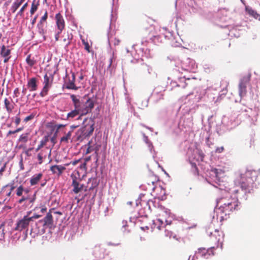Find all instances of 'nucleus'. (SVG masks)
<instances>
[{"instance_id":"69168bd1","label":"nucleus","mask_w":260,"mask_h":260,"mask_svg":"<svg viewBox=\"0 0 260 260\" xmlns=\"http://www.w3.org/2000/svg\"><path fill=\"white\" fill-rule=\"evenodd\" d=\"M23 192H24L25 193H27L29 192V190L28 189H24Z\"/></svg>"},{"instance_id":"4be33fe9","label":"nucleus","mask_w":260,"mask_h":260,"mask_svg":"<svg viewBox=\"0 0 260 260\" xmlns=\"http://www.w3.org/2000/svg\"><path fill=\"white\" fill-rule=\"evenodd\" d=\"M72 80H69V82L67 83L66 88L69 89H74L77 90L78 88L76 86L75 84V73H73L72 74Z\"/></svg>"},{"instance_id":"cd10ccee","label":"nucleus","mask_w":260,"mask_h":260,"mask_svg":"<svg viewBox=\"0 0 260 260\" xmlns=\"http://www.w3.org/2000/svg\"><path fill=\"white\" fill-rule=\"evenodd\" d=\"M72 131H70L68 133L65 134L64 136L61 138L60 143H68L69 141L71 139L72 136Z\"/></svg>"},{"instance_id":"7c9ffc66","label":"nucleus","mask_w":260,"mask_h":260,"mask_svg":"<svg viewBox=\"0 0 260 260\" xmlns=\"http://www.w3.org/2000/svg\"><path fill=\"white\" fill-rule=\"evenodd\" d=\"M51 149H49L48 147H46L42 149L40 153H42V155L46 158L47 155H48L49 157L51 156Z\"/></svg>"},{"instance_id":"c9c22d12","label":"nucleus","mask_w":260,"mask_h":260,"mask_svg":"<svg viewBox=\"0 0 260 260\" xmlns=\"http://www.w3.org/2000/svg\"><path fill=\"white\" fill-rule=\"evenodd\" d=\"M5 226L4 224L0 225V240H3L5 238Z\"/></svg>"},{"instance_id":"864d4df0","label":"nucleus","mask_w":260,"mask_h":260,"mask_svg":"<svg viewBox=\"0 0 260 260\" xmlns=\"http://www.w3.org/2000/svg\"><path fill=\"white\" fill-rule=\"evenodd\" d=\"M19 164H20L21 170H24V166H23V165L22 158H21V160L20 161Z\"/></svg>"},{"instance_id":"6ab92c4d","label":"nucleus","mask_w":260,"mask_h":260,"mask_svg":"<svg viewBox=\"0 0 260 260\" xmlns=\"http://www.w3.org/2000/svg\"><path fill=\"white\" fill-rule=\"evenodd\" d=\"M146 34L149 36V37L153 41H154L155 38H159V36L156 35L155 29L153 25H150L146 30Z\"/></svg>"},{"instance_id":"a878e982","label":"nucleus","mask_w":260,"mask_h":260,"mask_svg":"<svg viewBox=\"0 0 260 260\" xmlns=\"http://www.w3.org/2000/svg\"><path fill=\"white\" fill-rule=\"evenodd\" d=\"M34 197H35V195H34ZM35 200V197L34 198H30L28 195L26 196H23L21 199H20L18 201V203L19 204H21L23 203V202L25 201H28L29 203H32Z\"/></svg>"},{"instance_id":"052dcab7","label":"nucleus","mask_w":260,"mask_h":260,"mask_svg":"<svg viewBox=\"0 0 260 260\" xmlns=\"http://www.w3.org/2000/svg\"><path fill=\"white\" fill-rule=\"evenodd\" d=\"M95 181H96V179L95 178H91L88 179V183H89V182H90V181H92V182L95 181V184H96ZM96 184L95 185V186H96Z\"/></svg>"},{"instance_id":"58836bf2","label":"nucleus","mask_w":260,"mask_h":260,"mask_svg":"<svg viewBox=\"0 0 260 260\" xmlns=\"http://www.w3.org/2000/svg\"><path fill=\"white\" fill-rule=\"evenodd\" d=\"M42 155V153H39L38 154V156H37V158H38V160H39V164H40V165L42 164V162L43 161V160L44 159H45V158Z\"/></svg>"},{"instance_id":"473e14b6","label":"nucleus","mask_w":260,"mask_h":260,"mask_svg":"<svg viewBox=\"0 0 260 260\" xmlns=\"http://www.w3.org/2000/svg\"><path fill=\"white\" fill-rule=\"evenodd\" d=\"M27 6H28V3L26 2L22 6V7L21 8L20 10L18 12L16 16H23L24 12L25 10L26 9V8L27 7Z\"/></svg>"},{"instance_id":"49530a36","label":"nucleus","mask_w":260,"mask_h":260,"mask_svg":"<svg viewBox=\"0 0 260 260\" xmlns=\"http://www.w3.org/2000/svg\"><path fill=\"white\" fill-rule=\"evenodd\" d=\"M19 89L18 88H16L14 90V97H18L19 94Z\"/></svg>"},{"instance_id":"39448f33","label":"nucleus","mask_w":260,"mask_h":260,"mask_svg":"<svg viewBox=\"0 0 260 260\" xmlns=\"http://www.w3.org/2000/svg\"><path fill=\"white\" fill-rule=\"evenodd\" d=\"M31 211L27 212L26 215L22 218H19L16 220L14 230L18 232H24L26 233L28 232L29 226L32 223L31 218H29V215Z\"/></svg>"},{"instance_id":"4c0bfd02","label":"nucleus","mask_w":260,"mask_h":260,"mask_svg":"<svg viewBox=\"0 0 260 260\" xmlns=\"http://www.w3.org/2000/svg\"><path fill=\"white\" fill-rule=\"evenodd\" d=\"M109 42L113 43L115 46L118 45L120 42V41L117 38H112L111 37L109 39Z\"/></svg>"},{"instance_id":"72a5a7b5","label":"nucleus","mask_w":260,"mask_h":260,"mask_svg":"<svg viewBox=\"0 0 260 260\" xmlns=\"http://www.w3.org/2000/svg\"><path fill=\"white\" fill-rule=\"evenodd\" d=\"M28 139V133L23 134L20 136V137L19 138V141L20 142L26 143L27 142Z\"/></svg>"},{"instance_id":"c756f323","label":"nucleus","mask_w":260,"mask_h":260,"mask_svg":"<svg viewBox=\"0 0 260 260\" xmlns=\"http://www.w3.org/2000/svg\"><path fill=\"white\" fill-rule=\"evenodd\" d=\"M49 141V136H46L44 137L43 139L40 142V144L38 145V147L36 149V151H38L40 150L43 146H45L47 143Z\"/></svg>"},{"instance_id":"b1692460","label":"nucleus","mask_w":260,"mask_h":260,"mask_svg":"<svg viewBox=\"0 0 260 260\" xmlns=\"http://www.w3.org/2000/svg\"><path fill=\"white\" fill-rule=\"evenodd\" d=\"M4 104L7 111L8 113H11L14 108V106L7 98L4 100Z\"/></svg>"},{"instance_id":"f03ea898","label":"nucleus","mask_w":260,"mask_h":260,"mask_svg":"<svg viewBox=\"0 0 260 260\" xmlns=\"http://www.w3.org/2000/svg\"><path fill=\"white\" fill-rule=\"evenodd\" d=\"M257 176L258 172L256 171L247 170L237 175L235 182L236 184L239 185L245 193H249L252 189Z\"/></svg>"},{"instance_id":"ddd939ff","label":"nucleus","mask_w":260,"mask_h":260,"mask_svg":"<svg viewBox=\"0 0 260 260\" xmlns=\"http://www.w3.org/2000/svg\"><path fill=\"white\" fill-rule=\"evenodd\" d=\"M11 50L9 49V46H7V47H6L4 45H2V46L1 47L0 54L1 56L4 58V63H7L9 61V60L11 58Z\"/></svg>"},{"instance_id":"f8f14e48","label":"nucleus","mask_w":260,"mask_h":260,"mask_svg":"<svg viewBox=\"0 0 260 260\" xmlns=\"http://www.w3.org/2000/svg\"><path fill=\"white\" fill-rule=\"evenodd\" d=\"M48 12L46 10L44 15L41 18L39 23L37 24L38 31L40 35L44 36L45 33L44 25L47 24Z\"/></svg>"},{"instance_id":"20e7f679","label":"nucleus","mask_w":260,"mask_h":260,"mask_svg":"<svg viewBox=\"0 0 260 260\" xmlns=\"http://www.w3.org/2000/svg\"><path fill=\"white\" fill-rule=\"evenodd\" d=\"M94 121L92 118H85L83 121L82 126L77 132V139L81 141L90 136L94 129Z\"/></svg>"},{"instance_id":"f704fd0d","label":"nucleus","mask_w":260,"mask_h":260,"mask_svg":"<svg viewBox=\"0 0 260 260\" xmlns=\"http://www.w3.org/2000/svg\"><path fill=\"white\" fill-rule=\"evenodd\" d=\"M24 188L22 185H20L16 189V194L18 197L22 196Z\"/></svg>"},{"instance_id":"13d9d810","label":"nucleus","mask_w":260,"mask_h":260,"mask_svg":"<svg viewBox=\"0 0 260 260\" xmlns=\"http://www.w3.org/2000/svg\"><path fill=\"white\" fill-rule=\"evenodd\" d=\"M120 244V243H112V242H109L108 243L109 245L113 246H118Z\"/></svg>"},{"instance_id":"e2e57ef3","label":"nucleus","mask_w":260,"mask_h":260,"mask_svg":"<svg viewBox=\"0 0 260 260\" xmlns=\"http://www.w3.org/2000/svg\"><path fill=\"white\" fill-rule=\"evenodd\" d=\"M15 188V186H14L13 185H11V188H10V190L11 191H12Z\"/></svg>"},{"instance_id":"79ce46f5","label":"nucleus","mask_w":260,"mask_h":260,"mask_svg":"<svg viewBox=\"0 0 260 260\" xmlns=\"http://www.w3.org/2000/svg\"><path fill=\"white\" fill-rule=\"evenodd\" d=\"M95 150V153L99 150V148L96 147L95 149H93L91 146H89L87 149V153H90L92 151Z\"/></svg>"},{"instance_id":"e433bc0d","label":"nucleus","mask_w":260,"mask_h":260,"mask_svg":"<svg viewBox=\"0 0 260 260\" xmlns=\"http://www.w3.org/2000/svg\"><path fill=\"white\" fill-rule=\"evenodd\" d=\"M36 116V113L33 112L29 115L26 116L23 120V121L25 123L29 121L32 120Z\"/></svg>"},{"instance_id":"423d86ee","label":"nucleus","mask_w":260,"mask_h":260,"mask_svg":"<svg viewBox=\"0 0 260 260\" xmlns=\"http://www.w3.org/2000/svg\"><path fill=\"white\" fill-rule=\"evenodd\" d=\"M224 241V234L222 231L215 230L213 232H210L209 242L210 246L214 249L220 246L222 247Z\"/></svg>"},{"instance_id":"3c124183","label":"nucleus","mask_w":260,"mask_h":260,"mask_svg":"<svg viewBox=\"0 0 260 260\" xmlns=\"http://www.w3.org/2000/svg\"><path fill=\"white\" fill-rule=\"evenodd\" d=\"M38 15H37L35 16V17L33 18V19L31 20V24L34 25L35 23L36 22L37 19L38 18Z\"/></svg>"},{"instance_id":"5fc2aeb1","label":"nucleus","mask_w":260,"mask_h":260,"mask_svg":"<svg viewBox=\"0 0 260 260\" xmlns=\"http://www.w3.org/2000/svg\"><path fill=\"white\" fill-rule=\"evenodd\" d=\"M46 211H47V208L45 206L42 207L41 209V212L42 213H44V212H46Z\"/></svg>"},{"instance_id":"dca6fc26","label":"nucleus","mask_w":260,"mask_h":260,"mask_svg":"<svg viewBox=\"0 0 260 260\" xmlns=\"http://www.w3.org/2000/svg\"><path fill=\"white\" fill-rule=\"evenodd\" d=\"M62 38L63 44L68 47L71 44L73 40V35L72 33L67 31L63 34Z\"/></svg>"},{"instance_id":"c03bdc74","label":"nucleus","mask_w":260,"mask_h":260,"mask_svg":"<svg viewBox=\"0 0 260 260\" xmlns=\"http://www.w3.org/2000/svg\"><path fill=\"white\" fill-rule=\"evenodd\" d=\"M224 150V148L223 146H221L220 147H217L215 150V152L218 153H220L222 152Z\"/></svg>"},{"instance_id":"6e6d98bb","label":"nucleus","mask_w":260,"mask_h":260,"mask_svg":"<svg viewBox=\"0 0 260 260\" xmlns=\"http://www.w3.org/2000/svg\"><path fill=\"white\" fill-rule=\"evenodd\" d=\"M51 141L53 143V145H54L56 143V138L55 137H53L51 139Z\"/></svg>"},{"instance_id":"1a4fd4ad","label":"nucleus","mask_w":260,"mask_h":260,"mask_svg":"<svg viewBox=\"0 0 260 260\" xmlns=\"http://www.w3.org/2000/svg\"><path fill=\"white\" fill-rule=\"evenodd\" d=\"M71 177L72 178V186H73V191L77 194L84 190V185L80 183V179L77 178L73 175H71Z\"/></svg>"},{"instance_id":"bf43d9fd","label":"nucleus","mask_w":260,"mask_h":260,"mask_svg":"<svg viewBox=\"0 0 260 260\" xmlns=\"http://www.w3.org/2000/svg\"><path fill=\"white\" fill-rule=\"evenodd\" d=\"M15 133H16V132H15V131H9V132L8 133L7 136H9V135H10L11 134H14Z\"/></svg>"},{"instance_id":"603ef678","label":"nucleus","mask_w":260,"mask_h":260,"mask_svg":"<svg viewBox=\"0 0 260 260\" xmlns=\"http://www.w3.org/2000/svg\"><path fill=\"white\" fill-rule=\"evenodd\" d=\"M156 222H157V223H158L159 224H162L164 223V220H163V219H159V218H158V219H156Z\"/></svg>"},{"instance_id":"a18cd8bd","label":"nucleus","mask_w":260,"mask_h":260,"mask_svg":"<svg viewBox=\"0 0 260 260\" xmlns=\"http://www.w3.org/2000/svg\"><path fill=\"white\" fill-rule=\"evenodd\" d=\"M41 216V215H39V214H35L33 216H29V218H31L32 219V222L34 221V219H38Z\"/></svg>"},{"instance_id":"aec40b11","label":"nucleus","mask_w":260,"mask_h":260,"mask_svg":"<svg viewBox=\"0 0 260 260\" xmlns=\"http://www.w3.org/2000/svg\"><path fill=\"white\" fill-rule=\"evenodd\" d=\"M245 11L249 16L260 21V14L257 13L256 11L253 10L248 6H245Z\"/></svg>"},{"instance_id":"7ed1b4c3","label":"nucleus","mask_w":260,"mask_h":260,"mask_svg":"<svg viewBox=\"0 0 260 260\" xmlns=\"http://www.w3.org/2000/svg\"><path fill=\"white\" fill-rule=\"evenodd\" d=\"M71 99L73 102L74 109L80 113V116L78 117L77 120H81L82 116L90 113L94 107V102L90 99L84 102L74 94L71 95Z\"/></svg>"},{"instance_id":"0e129e2a","label":"nucleus","mask_w":260,"mask_h":260,"mask_svg":"<svg viewBox=\"0 0 260 260\" xmlns=\"http://www.w3.org/2000/svg\"><path fill=\"white\" fill-rule=\"evenodd\" d=\"M32 148H29L27 150V151L26 152V154L27 156H29V154H28V151L32 150Z\"/></svg>"},{"instance_id":"c85d7f7f","label":"nucleus","mask_w":260,"mask_h":260,"mask_svg":"<svg viewBox=\"0 0 260 260\" xmlns=\"http://www.w3.org/2000/svg\"><path fill=\"white\" fill-rule=\"evenodd\" d=\"M39 6V1L36 2V0H33L30 10V13L31 15H33L35 13V12L38 10Z\"/></svg>"},{"instance_id":"0eeeda50","label":"nucleus","mask_w":260,"mask_h":260,"mask_svg":"<svg viewBox=\"0 0 260 260\" xmlns=\"http://www.w3.org/2000/svg\"><path fill=\"white\" fill-rule=\"evenodd\" d=\"M53 81V76L51 75L48 76L46 74L44 76L43 88L41 91L40 95L44 97L48 94L50 88L51 87Z\"/></svg>"},{"instance_id":"de8ad7c7","label":"nucleus","mask_w":260,"mask_h":260,"mask_svg":"<svg viewBox=\"0 0 260 260\" xmlns=\"http://www.w3.org/2000/svg\"><path fill=\"white\" fill-rule=\"evenodd\" d=\"M191 167H192V169L194 170V171L197 172V173H198V167H197L196 163L191 162Z\"/></svg>"},{"instance_id":"a19ab883","label":"nucleus","mask_w":260,"mask_h":260,"mask_svg":"<svg viewBox=\"0 0 260 260\" xmlns=\"http://www.w3.org/2000/svg\"><path fill=\"white\" fill-rule=\"evenodd\" d=\"M19 114H20V113H18V114L15 117V123L16 126L19 125L21 121V119H20V117L19 116Z\"/></svg>"},{"instance_id":"393cba45","label":"nucleus","mask_w":260,"mask_h":260,"mask_svg":"<svg viewBox=\"0 0 260 260\" xmlns=\"http://www.w3.org/2000/svg\"><path fill=\"white\" fill-rule=\"evenodd\" d=\"M77 116H80V113L77 112V111H76V110H74L73 109L69 113L67 114V119L68 120H71L75 117H77Z\"/></svg>"},{"instance_id":"9d476101","label":"nucleus","mask_w":260,"mask_h":260,"mask_svg":"<svg viewBox=\"0 0 260 260\" xmlns=\"http://www.w3.org/2000/svg\"><path fill=\"white\" fill-rule=\"evenodd\" d=\"M52 210L53 209L50 210L44 218L40 220V222L43 223V226L45 228L51 229L54 226L53 216L51 214Z\"/></svg>"},{"instance_id":"338daca9","label":"nucleus","mask_w":260,"mask_h":260,"mask_svg":"<svg viewBox=\"0 0 260 260\" xmlns=\"http://www.w3.org/2000/svg\"><path fill=\"white\" fill-rule=\"evenodd\" d=\"M54 213L55 214H59V215H62V213L59 212V211H56V212H54Z\"/></svg>"},{"instance_id":"680f3d73","label":"nucleus","mask_w":260,"mask_h":260,"mask_svg":"<svg viewBox=\"0 0 260 260\" xmlns=\"http://www.w3.org/2000/svg\"><path fill=\"white\" fill-rule=\"evenodd\" d=\"M23 127L18 128H17V129L15 130V132H16V133H18V132H20V131H22V130H23Z\"/></svg>"},{"instance_id":"9b49d317","label":"nucleus","mask_w":260,"mask_h":260,"mask_svg":"<svg viewBox=\"0 0 260 260\" xmlns=\"http://www.w3.org/2000/svg\"><path fill=\"white\" fill-rule=\"evenodd\" d=\"M214 249L212 248L211 246L208 249L203 247L199 248L198 251H196V254L197 256H200L208 258L209 256L214 254Z\"/></svg>"},{"instance_id":"412c9836","label":"nucleus","mask_w":260,"mask_h":260,"mask_svg":"<svg viewBox=\"0 0 260 260\" xmlns=\"http://www.w3.org/2000/svg\"><path fill=\"white\" fill-rule=\"evenodd\" d=\"M43 177V174L40 173L34 175L30 179V184L34 186L37 184Z\"/></svg>"},{"instance_id":"ea45409f","label":"nucleus","mask_w":260,"mask_h":260,"mask_svg":"<svg viewBox=\"0 0 260 260\" xmlns=\"http://www.w3.org/2000/svg\"><path fill=\"white\" fill-rule=\"evenodd\" d=\"M79 161H80V159L75 160L74 161H71L69 163L66 164L64 165L66 166H68L70 165H72L73 166H76V165H77L79 163Z\"/></svg>"},{"instance_id":"f257e3e1","label":"nucleus","mask_w":260,"mask_h":260,"mask_svg":"<svg viewBox=\"0 0 260 260\" xmlns=\"http://www.w3.org/2000/svg\"><path fill=\"white\" fill-rule=\"evenodd\" d=\"M240 205L238 198L233 197L230 192L225 190L221 191L220 196L216 200V206L219 211L225 215H229L233 212L239 210Z\"/></svg>"},{"instance_id":"f3484780","label":"nucleus","mask_w":260,"mask_h":260,"mask_svg":"<svg viewBox=\"0 0 260 260\" xmlns=\"http://www.w3.org/2000/svg\"><path fill=\"white\" fill-rule=\"evenodd\" d=\"M66 169V167L61 165H54L50 167V171L52 173L58 176H60Z\"/></svg>"},{"instance_id":"37998d69","label":"nucleus","mask_w":260,"mask_h":260,"mask_svg":"<svg viewBox=\"0 0 260 260\" xmlns=\"http://www.w3.org/2000/svg\"><path fill=\"white\" fill-rule=\"evenodd\" d=\"M62 30H57V32L55 35V39L56 41H58L60 37V34L61 33Z\"/></svg>"},{"instance_id":"bb28decb","label":"nucleus","mask_w":260,"mask_h":260,"mask_svg":"<svg viewBox=\"0 0 260 260\" xmlns=\"http://www.w3.org/2000/svg\"><path fill=\"white\" fill-rule=\"evenodd\" d=\"M80 39L81 40V41H82L83 44L84 45L85 50L86 51H87L88 53L91 52V50L90 49L91 45H89L87 40L84 38L82 36H80Z\"/></svg>"},{"instance_id":"8fccbe9b","label":"nucleus","mask_w":260,"mask_h":260,"mask_svg":"<svg viewBox=\"0 0 260 260\" xmlns=\"http://www.w3.org/2000/svg\"><path fill=\"white\" fill-rule=\"evenodd\" d=\"M65 125H63V124H56L54 126V127L56 128L57 129V131H58V129H59L60 128L64 127Z\"/></svg>"},{"instance_id":"2f4dec72","label":"nucleus","mask_w":260,"mask_h":260,"mask_svg":"<svg viewBox=\"0 0 260 260\" xmlns=\"http://www.w3.org/2000/svg\"><path fill=\"white\" fill-rule=\"evenodd\" d=\"M26 63L30 67H32L36 63V60L31 58V55L29 54L26 58Z\"/></svg>"},{"instance_id":"4d7b16f0","label":"nucleus","mask_w":260,"mask_h":260,"mask_svg":"<svg viewBox=\"0 0 260 260\" xmlns=\"http://www.w3.org/2000/svg\"><path fill=\"white\" fill-rule=\"evenodd\" d=\"M6 165H4V166L0 169V174L2 175L3 173L5 171Z\"/></svg>"},{"instance_id":"09e8293b","label":"nucleus","mask_w":260,"mask_h":260,"mask_svg":"<svg viewBox=\"0 0 260 260\" xmlns=\"http://www.w3.org/2000/svg\"><path fill=\"white\" fill-rule=\"evenodd\" d=\"M113 59H115L113 54L111 56L110 59H109V67H110L112 65V62Z\"/></svg>"},{"instance_id":"2eb2a0df","label":"nucleus","mask_w":260,"mask_h":260,"mask_svg":"<svg viewBox=\"0 0 260 260\" xmlns=\"http://www.w3.org/2000/svg\"><path fill=\"white\" fill-rule=\"evenodd\" d=\"M162 229H164V232L160 236L161 240L164 242H168L172 238L175 239L176 238V235H174L172 232L170 230L166 229V228L162 227Z\"/></svg>"},{"instance_id":"774afa93","label":"nucleus","mask_w":260,"mask_h":260,"mask_svg":"<svg viewBox=\"0 0 260 260\" xmlns=\"http://www.w3.org/2000/svg\"><path fill=\"white\" fill-rule=\"evenodd\" d=\"M26 88H23L22 91V92L24 94L26 92Z\"/></svg>"},{"instance_id":"6e6552de","label":"nucleus","mask_w":260,"mask_h":260,"mask_svg":"<svg viewBox=\"0 0 260 260\" xmlns=\"http://www.w3.org/2000/svg\"><path fill=\"white\" fill-rule=\"evenodd\" d=\"M251 78V74H248L242 77L239 84V92L241 97L246 95L247 93V85L249 83Z\"/></svg>"},{"instance_id":"5701e85b","label":"nucleus","mask_w":260,"mask_h":260,"mask_svg":"<svg viewBox=\"0 0 260 260\" xmlns=\"http://www.w3.org/2000/svg\"><path fill=\"white\" fill-rule=\"evenodd\" d=\"M25 0H15V1L13 3L11 7V11L13 13L16 12L17 10L19 8V7L23 3V2Z\"/></svg>"},{"instance_id":"4468645a","label":"nucleus","mask_w":260,"mask_h":260,"mask_svg":"<svg viewBox=\"0 0 260 260\" xmlns=\"http://www.w3.org/2000/svg\"><path fill=\"white\" fill-rule=\"evenodd\" d=\"M55 19L57 30H63L65 27V21L62 15L60 13H57Z\"/></svg>"},{"instance_id":"a211bd4d","label":"nucleus","mask_w":260,"mask_h":260,"mask_svg":"<svg viewBox=\"0 0 260 260\" xmlns=\"http://www.w3.org/2000/svg\"><path fill=\"white\" fill-rule=\"evenodd\" d=\"M37 79L36 78H30L27 82V86L29 88L30 91H36L38 88L37 84Z\"/></svg>"}]
</instances>
